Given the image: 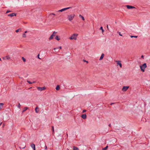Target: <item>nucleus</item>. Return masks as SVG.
<instances>
[{"label": "nucleus", "instance_id": "38", "mask_svg": "<svg viewBox=\"0 0 150 150\" xmlns=\"http://www.w3.org/2000/svg\"><path fill=\"white\" fill-rule=\"evenodd\" d=\"M107 28L108 29V30H109V28H108V25H107Z\"/></svg>", "mask_w": 150, "mask_h": 150}, {"label": "nucleus", "instance_id": "1", "mask_svg": "<svg viewBox=\"0 0 150 150\" xmlns=\"http://www.w3.org/2000/svg\"><path fill=\"white\" fill-rule=\"evenodd\" d=\"M75 16V14H72L68 15L67 16V18L69 21H71L73 19Z\"/></svg>", "mask_w": 150, "mask_h": 150}, {"label": "nucleus", "instance_id": "19", "mask_svg": "<svg viewBox=\"0 0 150 150\" xmlns=\"http://www.w3.org/2000/svg\"><path fill=\"white\" fill-rule=\"evenodd\" d=\"M55 39L59 41L60 40V38H59L58 36L57 35L55 37Z\"/></svg>", "mask_w": 150, "mask_h": 150}, {"label": "nucleus", "instance_id": "27", "mask_svg": "<svg viewBox=\"0 0 150 150\" xmlns=\"http://www.w3.org/2000/svg\"><path fill=\"white\" fill-rule=\"evenodd\" d=\"M21 30V29L19 28V29L16 30V33H18V32L20 30Z\"/></svg>", "mask_w": 150, "mask_h": 150}, {"label": "nucleus", "instance_id": "23", "mask_svg": "<svg viewBox=\"0 0 150 150\" xmlns=\"http://www.w3.org/2000/svg\"><path fill=\"white\" fill-rule=\"evenodd\" d=\"M108 147V146H107L103 148L102 150H106Z\"/></svg>", "mask_w": 150, "mask_h": 150}, {"label": "nucleus", "instance_id": "24", "mask_svg": "<svg viewBox=\"0 0 150 150\" xmlns=\"http://www.w3.org/2000/svg\"><path fill=\"white\" fill-rule=\"evenodd\" d=\"M23 37V38H25L26 37V35L25 33H24L22 35Z\"/></svg>", "mask_w": 150, "mask_h": 150}, {"label": "nucleus", "instance_id": "15", "mask_svg": "<svg viewBox=\"0 0 150 150\" xmlns=\"http://www.w3.org/2000/svg\"><path fill=\"white\" fill-rule=\"evenodd\" d=\"M104 56V54L103 53L101 55L100 57L99 60H102L103 59Z\"/></svg>", "mask_w": 150, "mask_h": 150}, {"label": "nucleus", "instance_id": "29", "mask_svg": "<svg viewBox=\"0 0 150 150\" xmlns=\"http://www.w3.org/2000/svg\"><path fill=\"white\" fill-rule=\"evenodd\" d=\"M27 82H28L30 84H32V82H30V81H28V80L27 81Z\"/></svg>", "mask_w": 150, "mask_h": 150}, {"label": "nucleus", "instance_id": "12", "mask_svg": "<svg viewBox=\"0 0 150 150\" xmlns=\"http://www.w3.org/2000/svg\"><path fill=\"white\" fill-rule=\"evenodd\" d=\"M31 146L33 149V150H35V145L34 144H31Z\"/></svg>", "mask_w": 150, "mask_h": 150}, {"label": "nucleus", "instance_id": "35", "mask_svg": "<svg viewBox=\"0 0 150 150\" xmlns=\"http://www.w3.org/2000/svg\"><path fill=\"white\" fill-rule=\"evenodd\" d=\"M50 15H55V14L54 13H51L50 14Z\"/></svg>", "mask_w": 150, "mask_h": 150}, {"label": "nucleus", "instance_id": "45", "mask_svg": "<svg viewBox=\"0 0 150 150\" xmlns=\"http://www.w3.org/2000/svg\"><path fill=\"white\" fill-rule=\"evenodd\" d=\"M19 78L20 79H22V78H21V77H19Z\"/></svg>", "mask_w": 150, "mask_h": 150}, {"label": "nucleus", "instance_id": "48", "mask_svg": "<svg viewBox=\"0 0 150 150\" xmlns=\"http://www.w3.org/2000/svg\"><path fill=\"white\" fill-rule=\"evenodd\" d=\"M0 61H1V58H0Z\"/></svg>", "mask_w": 150, "mask_h": 150}, {"label": "nucleus", "instance_id": "18", "mask_svg": "<svg viewBox=\"0 0 150 150\" xmlns=\"http://www.w3.org/2000/svg\"><path fill=\"white\" fill-rule=\"evenodd\" d=\"M28 107H26L25 108L24 110L22 111V113H23L24 112H25V110L28 109Z\"/></svg>", "mask_w": 150, "mask_h": 150}, {"label": "nucleus", "instance_id": "33", "mask_svg": "<svg viewBox=\"0 0 150 150\" xmlns=\"http://www.w3.org/2000/svg\"><path fill=\"white\" fill-rule=\"evenodd\" d=\"M26 146L25 145L23 147H22L21 148L22 149H24L25 148V147Z\"/></svg>", "mask_w": 150, "mask_h": 150}, {"label": "nucleus", "instance_id": "22", "mask_svg": "<svg viewBox=\"0 0 150 150\" xmlns=\"http://www.w3.org/2000/svg\"><path fill=\"white\" fill-rule=\"evenodd\" d=\"M52 134L54 135V127L53 126H52Z\"/></svg>", "mask_w": 150, "mask_h": 150}, {"label": "nucleus", "instance_id": "14", "mask_svg": "<svg viewBox=\"0 0 150 150\" xmlns=\"http://www.w3.org/2000/svg\"><path fill=\"white\" fill-rule=\"evenodd\" d=\"M35 110V112L36 113H38L39 112V108L38 106H37L36 107Z\"/></svg>", "mask_w": 150, "mask_h": 150}, {"label": "nucleus", "instance_id": "25", "mask_svg": "<svg viewBox=\"0 0 150 150\" xmlns=\"http://www.w3.org/2000/svg\"><path fill=\"white\" fill-rule=\"evenodd\" d=\"M100 29L102 30V33H103L104 32V30L103 29L102 27H100Z\"/></svg>", "mask_w": 150, "mask_h": 150}, {"label": "nucleus", "instance_id": "3", "mask_svg": "<svg viewBox=\"0 0 150 150\" xmlns=\"http://www.w3.org/2000/svg\"><path fill=\"white\" fill-rule=\"evenodd\" d=\"M147 67L146 64V63H144L142 65L140 66V67L141 69V70L142 72H144L145 69Z\"/></svg>", "mask_w": 150, "mask_h": 150}, {"label": "nucleus", "instance_id": "31", "mask_svg": "<svg viewBox=\"0 0 150 150\" xmlns=\"http://www.w3.org/2000/svg\"><path fill=\"white\" fill-rule=\"evenodd\" d=\"M10 12H11V11H8V10L6 12V13H9Z\"/></svg>", "mask_w": 150, "mask_h": 150}, {"label": "nucleus", "instance_id": "21", "mask_svg": "<svg viewBox=\"0 0 150 150\" xmlns=\"http://www.w3.org/2000/svg\"><path fill=\"white\" fill-rule=\"evenodd\" d=\"M73 150H79V148L75 146L73 147Z\"/></svg>", "mask_w": 150, "mask_h": 150}, {"label": "nucleus", "instance_id": "28", "mask_svg": "<svg viewBox=\"0 0 150 150\" xmlns=\"http://www.w3.org/2000/svg\"><path fill=\"white\" fill-rule=\"evenodd\" d=\"M130 37L131 38H137V36H132V35H131L130 36Z\"/></svg>", "mask_w": 150, "mask_h": 150}, {"label": "nucleus", "instance_id": "46", "mask_svg": "<svg viewBox=\"0 0 150 150\" xmlns=\"http://www.w3.org/2000/svg\"><path fill=\"white\" fill-rule=\"evenodd\" d=\"M2 124V122L0 123V125H1Z\"/></svg>", "mask_w": 150, "mask_h": 150}, {"label": "nucleus", "instance_id": "47", "mask_svg": "<svg viewBox=\"0 0 150 150\" xmlns=\"http://www.w3.org/2000/svg\"><path fill=\"white\" fill-rule=\"evenodd\" d=\"M35 81H33L32 83H35Z\"/></svg>", "mask_w": 150, "mask_h": 150}, {"label": "nucleus", "instance_id": "13", "mask_svg": "<svg viewBox=\"0 0 150 150\" xmlns=\"http://www.w3.org/2000/svg\"><path fill=\"white\" fill-rule=\"evenodd\" d=\"M81 117L83 119H86V114H83L81 115Z\"/></svg>", "mask_w": 150, "mask_h": 150}, {"label": "nucleus", "instance_id": "30", "mask_svg": "<svg viewBox=\"0 0 150 150\" xmlns=\"http://www.w3.org/2000/svg\"><path fill=\"white\" fill-rule=\"evenodd\" d=\"M21 106V105H20V103H18V107L19 108H20Z\"/></svg>", "mask_w": 150, "mask_h": 150}, {"label": "nucleus", "instance_id": "9", "mask_svg": "<svg viewBox=\"0 0 150 150\" xmlns=\"http://www.w3.org/2000/svg\"><path fill=\"white\" fill-rule=\"evenodd\" d=\"M16 16V14L15 13H13L9 14H8V16H10V17H13L14 16Z\"/></svg>", "mask_w": 150, "mask_h": 150}, {"label": "nucleus", "instance_id": "20", "mask_svg": "<svg viewBox=\"0 0 150 150\" xmlns=\"http://www.w3.org/2000/svg\"><path fill=\"white\" fill-rule=\"evenodd\" d=\"M79 17H81L82 20H83V21L85 19H84V18L83 17V16H81V15H79Z\"/></svg>", "mask_w": 150, "mask_h": 150}, {"label": "nucleus", "instance_id": "37", "mask_svg": "<svg viewBox=\"0 0 150 150\" xmlns=\"http://www.w3.org/2000/svg\"><path fill=\"white\" fill-rule=\"evenodd\" d=\"M119 35H120V36H122V35L121 34L120 32H119Z\"/></svg>", "mask_w": 150, "mask_h": 150}, {"label": "nucleus", "instance_id": "11", "mask_svg": "<svg viewBox=\"0 0 150 150\" xmlns=\"http://www.w3.org/2000/svg\"><path fill=\"white\" fill-rule=\"evenodd\" d=\"M11 58L9 56H7L5 57H4L3 58V59H9Z\"/></svg>", "mask_w": 150, "mask_h": 150}, {"label": "nucleus", "instance_id": "44", "mask_svg": "<svg viewBox=\"0 0 150 150\" xmlns=\"http://www.w3.org/2000/svg\"><path fill=\"white\" fill-rule=\"evenodd\" d=\"M47 148V146H46V147H45V149H46Z\"/></svg>", "mask_w": 150, "mask_h": 150}, {"label": "nucleus", "instance_id": "5", "mask_svg": "<svg viewBox=\"0 0 150 150\" xmlns=\"http://www.w3.org/2000/svg\"><path fill=\"white\" fill-rule=\"evenodd\" d=\"M57 33V32L54 31L53 32L52 34L51 35L50 38H49V40H51L53 38V37L55 36V34Z\"/></svg>", "mask_w": 150, "mask_h": 150}, {"label": "nucleus", "instance_id": "50", "mask_svg": "<svg viewBox=\"0 0 150 150\" xmlns=\"http://www.w3.org/2000/svg\"><path fill=\"white\" fill-rule=\"evenodd\" d=\"M115 23H116V22H115Z\"/></svg>", "mask_w": 150, "mask_h": 150}, {"label": "nucleus", "instance_id": "32", "mask_svg": "<svg viewBox=\"0 0 150 150\" xmlns=\"http://www.w3.org/2000/svg\"><path fill=\"white\" fill-rule=\"evenodd\" d=\"M86 111V110H84L83 111V113H84V112H85Z\"/></svg>", "mask_w": 150, "mask_h": 150}, {"label": "nucleus", "instance_id": "16", "mask_svg": "<svg viewBox=\"0 0 150 150\" xmlns=\"http://www.w3.org/2000/svg\"><path fill=\"white\" fill-rule=\"evenodd\" d=\"M4 103H0V110L2 109L3 108V105Z\"/></svg>", "mask_w": 150, "mask_h": 150}, {"label": "nucleus", "instance_id": "41", "mask_svg": "<svg viewBox=\"0 0 150 150\" xmlns=\"http://www.w3.org/2000/svg\"><path fill=\"white\" fill-rule=\"evenodd\" d=\"M141 57L142 58H144V56L143 55H142V56H141Z\"/></svg>", "mask_w": 150, "mask_h": 150}, {"label": "nucleus", "instance_id": "26", "mask_svg": "<svg viewBox=\"0 0 150 150\" xmlns=\"http://www.w3.org/2000/svg\"><path fill=\"white\" fill-rule=\"evenodd\" d=\"M22 59L24 62H25L26 61L25 59L23 57H22Z\"/></svg>", "mask_w": 150, "mask_h": 150}, {"label": "nucleus", "instance_id": "36", "mask_svg": "<svg viewBox=\"0 0 150 150\" xmlns=\"http://www.w3.org/2000/svg\"><path fill=\"white\" fill-rule=\"evenodd\" d=\"M39 54L38 55L37 57H38V59H41L39 57Z\"/></svg>", "mask_w": 150, "mask_h": 150}, {"label": "nucleus", "instance_id": "6", "mask_svg": "<svg viewBox=\"0 0 150 150\" xmlns=\"http://www.w3.org/2000/svg\"><path fill=\"white\" fill-rule=\"evenodd\" d=\"M129 86H124L122 89V91H126L129 88Z\"/></svg>", "mask_w": 150, "mask_h": 150}, {"label": "nucleus", "instance_id": "10", "mask_svg": "<svg viewBox=\"0 0 150 150\" xmlns=\"http://www.w3.org/2000/svg\"><path fill=\"white\" fill-rule=\"evenodd\" d=\"M116 62L117 63V66L119 65L121 68L122 67V64L120 63V61H116Z\"/></svg>", "mask_w": 150, "mask_h": 150}, {"label": "nucleus", "instance_id": "51", "mask_svg": "<svg viewBox=\"0 0 150 150\" xmlns=\"http://www.w3.org/2000/svg\"><path fill=\"white\" fill-rule=\"evenodd\" d=\"M112 104H113L112 103H111V105Z\"/></svg>", "mask_w": 150, "mask_h": 150}, {"label": "nucleus", "instance_id": "40", "mask_svg": "<svg viewBox=\"0 0 150 150\" xmlns=\"http://www.w3.org/2000/svg\"><path fill=\"white\" fill-rule=\"evenodd\" d=\"M59 48L60 49H62V47L61 46L59 47Z\"/></svg>", "mask_w": 150, "mask_h": 150}, {"label": "nucleus", "instance_id": "4", "mask_svg": "<svg viewBox=\"0 0 150 150\" xmlns=\"http://www.w3.org/2000/svg\"><path fill=\"white\" fill-rule=\"evenodd\" d=\"M71 8V7H67V8H62L61 10H58V11H57V12H62L63 11H65L66 10H67V9H68L70 8Z\"/></svg>", "mask_w": 150, "mask_h": 150}, {"label": "nucleus", "instance_id": "39", "mask_svg": "<svg viewBox=\"0 0 150 150\" xmlns=\"http://www.w3.org/2000/svg\"><path fill=\"white\" fill-rule=\"evenodd\" d=\"M28 33V31H25V33Z\"/></svg>", "mask_w": 150, "mask_h": 150}, {"label": "nucleus", "instance_id": "2", "mask_svg": "<svg viewBox=\"0 0 150 150\" xmlns=\"http://www.w3.org/2000/svg\"><path fill=\"white\" fill-rule=\"evenodd\" d=\"M78 34L76 33H74L69 38V39L71 40L76 39L77 37Z\"/></svg>", "mask_w": 150, "mask_h": 150}, {"label": "nucleus", "instance_id": "42", "mask_svg": "<svg viewBox=\"0 0 150 150\" xmlns=\"http://www.w3.org/2000/svg\"><path fill=\"white\" fill-rule=\"evenodd\" d=\"M57 48H54V50H55Z\"/></svg>", "mask_w": 150, "mask_h": 150}, {"label": "nucleus", "instance_id": "8", "mask_svg": "<svg viewBox=\"0 0 150 150\" xmlns=\"http://www.w3.org/2000/svg\"><path fill=\"white\" fill-rule=\"evenodd\" d=\"M126 7L128 9L135 8V7L129 5H127Z\"/></svg>", "mask_w": 150, "mask_h": 150}, {"label": "nucleus", "instance_id": "43", "mask_svg": "<svg viewBox=\"0 0 150 150\" xmlns=\"http://www.w3.org/2000/svg\"><path fill=\"white\" fill-rule=\"evenodd\" d=\"M109 127L110 126V124L109 125Z\"/></svg>", "mask_w": 150, "mask_h": 150}, {"label": "nucleus", "instance_id": "7", "mask_svg": "<svg viewBox=\"0 0 150 150\" xmlns=\"http://www.w3.org/2000/svg\"><path fill=\"white\" fill-rule=\"evenodd\" d=\"M37 89H38V90L40 91H42L43 90H45L46 89V88L45 87H37Z\"/></svg>", "mask_w": 150, "mask_h": 150}, {"label": "nucleus", "instance_id": "49", "mask_svg": "<svg viewBox=\"0 0 150 150\" xmlns=\"http://www.w3.org/2000/svg\"><path fill=\"white\" fill-rule=\"evenodd\" d=\"M57 15H59V14H58V13H57Z\"/></svg>", "mask_w": 150, "mask_h": 150}, {"label": "nucleus", "instance_id": "17", "mask_svg": "<svg viewBox=\"0 0 150 150\" xmlns=\"http://www.w3.org/2000/svg\"><path fill=\"white\" fill-rule=\"evenodd\" d=\"M60 89V87L59 85H57L56 88V89L57 91L59 90Z\"/></svg>", "mask_w": 150, "mask_h": 150}, {"label": "nucleus", "instance_id": "34", "mask_svg": "<svg viewBox=\"0 0 150 150\" xmlns=\"http://www.w3.org/2000/svg\"><path fill=\"white\" fill-rule=\"evenodd\" d=\"M83 61H84V62H86L87 63H88V61H86V60H84Z\"/></svg>", "mask_w": 150, "mask_h": 150}]
</instances>
